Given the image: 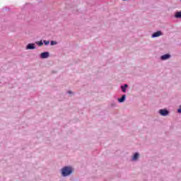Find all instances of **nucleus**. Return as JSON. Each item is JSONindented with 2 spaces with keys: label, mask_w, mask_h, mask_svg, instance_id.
<instances>
[{
  "label": "nucleus",
  "mask_w": 181,
  "mask_h": 181,
  "mask_svg": "<svg viewBox=\"0 0 181 181\" xmlns=\"http://www.w3.org/2000/svg\"><path fill=\"white\" fill-rule=\"evenodd\" d=\"M38 46H43V41L40 40V42H36Z\"/></svg>",
  "instance_id": "obj_12"
},
{
  "label": "nucleus",
  "mask_w": 181,
  "mask_h": 181,
  "mask_svg": "<svg viewBox=\"0 0 181 181\" xmlns=\"http://www.w3.org/2000/svg\"><path fill=\"white\" fill-rule=\"evenodd\" d=\"M162 35H163V34L162 33V31L158 30V31H156V32L153 33L152 34V35H151V37H152L153 39H154V37H159V36H162Z\"/></svg>",
  "instance_id": "obj_3"
},
{
  "label": "nucleus",
  "mask_w": 181,
  "mask_h": 181,
  "mask_svg": "<svg viewBox=\"0 0 181 181\" xmlns=\"http://www.w3.org/2000/svg\"><path fill=\"white\" fill-rule=\"evenodd\" d=\"M50 55V53L49 52H42L40 55V59H47L49 56Z\"/></svg>",
  "instance_id": "obj_6"
},
{
  "label": "nucleus",
  "mask_w": 181,
  "mask_h": 181,
  "mask_svg": "<svg viewBox=\"0 0 181 181\" xmlns=\"http://www.w3.org/2000/svg\"><path fill=\"white\" fill-rule=\"evenodd\" d=\"M127 100V95H122L121 98L117 99L118 103H124Z\"/></svg>",
  "instance_id": "obj_8"
},
{
  "label": "nucleus",
  "mask_w": 181,
  "mask_h": 181,
  "mask_svg": "<svg viewBox=\"0 0 181 181\" xmlns=\"http://www.w3.org/2000/svg\"><path fill=\"white\" fill-rule=\"evenodd\" d=\"M43 43L45 45V46H47V45H49V43H50V41L44 40Z\"/></svg>",
  "instance_id": "obj_13"
},
{
  "label": "nucleus",
  "mask_w": 181,
  "mask_h": 181,
  "mask_svg": "<svg viewBox=\"0 0 181 181\" xmlns=\"http://www.w3.org/2000/svg\"><path fill=\"white\" fill-rule=\"evenodd\" d=\"M158 114H160L161 117H168V115H169V110L167 109H160L158 110Z\"/></svg>",
  "instance_id": "obj_2"
},
{
  "label": "nucleus",
  "mask_w": 181,
  "mask_h": 181,
  "mask_svg": "<svg viewBox=\"0 0 181 181\" xmlns=\"http://www.w3.org/2000/svg\"><path fill=\"white\" fill-rule=\"evenodd\" d=\"M128 87V84L125 83L124 85H122L120 86V88L122 91V93H127V88Z\"/></svg>",
  "instance_id": "obj_9"
},
{
  "label": "nucleus",
  "mask_w": 181,
  "mask_h": 181,
  "mask_svg": "<svg viewBox=\"0 0 181 181\" xmlns=\"http://www.w3.org/2000/svg\"><path fill=\"white\" fill-rule=\"evenodd\" d=\"M172 56L170 54H165L160 57V60L165 61V60H169Z\"/></svg>",
  "instance_id": "obj_4"
},
{
  "label": "nucleus",
  "mask_w": 181,
  "mask_h": 181,
  "mask_svg": "<svg viewBox=\"0 0 181 181\" xmlns=\"http://www.w3.org/2000/svg\"><path fill=\"white\" fill-rule=\"evenodd\" d=\"M73 172H74L73 167L69 165L64 166L61 169V175L62 177H67V176L73 175Z\"/></svg>",
  "instance_id": "obj_1"
},
{
  "label": "nucleus",
  "mask_w": 181,
  "mask_h": 181,
  "mask_svg": "<svg viewBox=\"0 0 181 181\" xmlns=\"http://www.w3.org/2000/svg\"><path fill=\"white\" fill-rule=\"evenodd\" d=\"M72 93H73V92H71V90L68 91V94H72Z\"/></svg>",
  "instance_id": "obj_14"
},
{
  "label": "nucleus",
  "mask_w": 181,
  "mask_h": 181,
  "mask_svg": "<svg viewBox=\"0 0 181 181\" xmlns=\"http://www.w3.org/2000/svg\"><path fill=\"white\" fill-rule=\"evenodd\" d=\"M51 46H54V45H57V41H51L50 42Z\"/></svg>",
  "instance_id": "obj_11"
},
{
  "label": "nucleus",
  "mask_w": 181,
  "mask_h": 181,
  "mask_svg": "<svg viewBox=\"0 0 181 181\" xmlns=\"http://www.w3.org/2000/svg\"><path fill=\"white\" fill-rule=\"evenodd\" d=\"M35 49H36V47L34 43H29L26 46L27 50H35Z\"/></svg>",
  "instance_id": "obj_5"
},
{
  "label": "nucleus",
  "mask_w": 181,
  "mask_h": 181,
  "mask_svg": "<svg viewBox=\"0 0 181 181\" xmlns=\"http://www.w3.org/2000/svg\"><path fill=\"white\" fill-rule=\"evenodd\" d=\"M174 16L176 19H181V11L175 12Z\"/></svg>",
  "instance_id": "obj_10"
},
{
  "label": "nucleus",
  "mask_w": 181,
  "mask_h": 181,
  "mask_svg": "<svg viewBox=\"0 0 181 181\" xmlns=\"http://www.w3.org/2000/svg\"><path fill=\"white\" fill-rule=\"evenodd\" d=\"M122 1H128V0H122Z\"/></svg>",
  "instance_id": "obj_15"
},
{
  "label": "nucleus",
  "mask_w": 181,
  "mask_h": 181,
  "mask_svg": "<svg viewBox=\"0 0 181 181\" xmlns=\"http://www.w3.org/2000/svg\"><path fill=\"white\" fill-rule=\"evenodd\" d=\"M138 159H139V153H138V152L134 153V154L132 158V160H133V162H135L136 160H138Z\"/></svg>",
  "instance_id": "obj_7"
}]
</instances>
